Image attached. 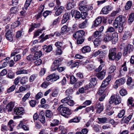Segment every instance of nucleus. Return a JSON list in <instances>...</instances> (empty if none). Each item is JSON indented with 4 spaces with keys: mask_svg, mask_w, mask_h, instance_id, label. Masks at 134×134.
Masks as SVG:
<instances>
[{
    "mask_svg": "<svg viewBox=\"0 0 134 134\" xmlns=\"http://www.w3.org/2000/svg\"><path fill=\"white\" fill-rule=\"evenodd\" d=\"M124 18H123L121 15L117 17L114 23V26L116 28H118L119 32H122L123 29V25L125 23Z\"/></svg>",
    "mask_w": 134,
    "mask_h": 134,
    "instance_id": "1",
    "label": "nucleus"
},
{
    "mask_svg": "<svg viewBox=\"0 0 134 134\" xmlns=\"http://www.w3.org/2000/svg\"><path fill=\"white\" fill-rule=\"evenodd\" d=\"M57 110L61 112L62 116L66 118H68V116L72 113L69 109L67 107H63V105H60L59 106Z\"/></svg>",
    "mask_w": 134,
    "mask_h": 134,
    "instance_id": "2",
    "label": "nucleus"
},
{
    "mask_svg": "<svg viewBox=\"0 0 134 134\" xmlns=\"http://www.w3.org/2000/svg\"><path fill=\"white\" fill-rule=\"evenodd\" d=\"M121 98L120 96L116 95L115 97V95L112 96L110 97L109 102L111 104L114 103L115 105H117L120 103Z\"/></svg>",
    "mask_w": 134,
    "mask_h": 134,
    "instance_id": "3",
    "label": "nucleus"
},
{
    "mask_svg": "<svg viewBox=\"0 0 134 134\" xmlns=\"http://www.w3.org/2000/svg\"><path fill=\"white\" fill-rule=\"evenodd\" d=\"M72 99L71 96H70L62 99L61 102L63 103H66L70 106H72L74 105V102Z\"/></svg>",
    "mask_w": 134,
    "mask_h": 134,
    "instance_id": "4",
    "label": "nucleus"
},
{
    "mask_svg": "<svg viewBox=\"0 0 134 134\" xmlns=\"http://www.w3.org/2000/svg\"><path fill=\"white\" fill-rule=\"evenodd\" d=\"M85 34V32L82 30H80L76 32L73 35V37L76 39L77 38H82Z\"/></svg>",
    "mask_w": 134,
    "mask_h": 134,
    "instance_id": "5",
    "label": "nucleus"
},
{
    "mask_svg": "<svg viewBox=\"0 0 134 134\" xmlns=\"http://www.w3.org/2000/svg\"><path fill=\"white\" fill-rule=\"evenodd\" d=\"M24 109L23 108L19 107L15 108L14 109V114L17 115H22L24 113Z\"/></svg>",
    "mask_w": 134,
    "mask_h": 134,
    "instance_id": "6",
    "label": "nucleus"
},
{
    "mask_svg": "<svg viewBox=\"0 0 134 134\" xmlns=\"http://www.w3.org/2000/svg\"><path fill=\"white\" fill-rule=\"evenodd\" d=\"M59 79V76L55 74H52L48 76L46 78V80L47 81H56Z\"/></svg>",
    "mask_w": 134,
    "mask_h": 134,
    "instance_id": "7",
    "label": "nucleus"
},
{
    "mask_svg": "<svg viewBox=\"0 0 134 134\" xmlns=\"http://www.w3.org/2000/svg\"><path fill=\"white\" fill-rule=\"evenodd\" d=\"M125 80L124 78H122L116 80L114 87L115 88H118L119 86L123 85L125 83Z\"/></svg>",
    "mask_w": 134,
    "mask_h": 134,
    "instance_id": "8",
    "label": "nucleus"
},
{
    "mask_svg": "<svg viewBox=\"0 0 134 134\" xmlns=\"http://www.w3.org/2000/svg\"><path fill=\"white\" fill-rule=\"evenodd\" d=\"M113 9V8L111 6H106L103 8L101 12L104 14H107L109 13V11Z\"/></svg>",
    "mask_w": 134,
    "mask_h": 134,
    "instance_id": "9",
    "label": "nucleus"
},
{
    "mask_svg": "<svg viewBox=\"0 0 134 134\" xmlns=\"http://www.w3.org/2000/svg\"><path fill=\"white\" fill-rule=\"evenodd\" d=\"M5 36L7 39L10 42L12 41L14 36V34L13 32L9 30L6 33Z\"/></svg>",
    "mask_w": 134,
    "mask_h": 134,
    "instance_id": "10",
    "label": "nucleus"
},
{
    "mask_svg": "<svg viewBox=\"0 0 134 134\" xmlns=\"http://www.w3.org/2000/svg\"><path fill=\"white\" fill-rule=\"evenodd\" d=\"M111 79L110 76H108L103 82L101 85L102 87L105 88L109 83V82Z\"/></svg>",
    "mask_w": 134,
    "mask_h": 134,
    "instance_id": "11",
    "label": "nucleus"
},
{
    "mask_svg": "<svg viewBox=\"0 0 134 134\" xmlns=\"http://www.w3.org/2000/svg\"><path fill=\"white\" fill-rule=\"evenodd\" d=\"M133 49V46L131 44H129L127 47L125 49L123 55H125L128 52L130 53V52L132 51Z\"/></svg>",
    "mask_w": 134,
    "mask_h": 134,
    "instance_id": "12",
    "label": "nucleus"
},
{
    "mask_svg": "<svg viewBox=\"0 0 134 134\" xmlns=\"http://www.w3.org/2000/svg\"><path fill=\"white\" fill-rule=\"evenodd\" d=\"M106 71L105 70H103L99 72L97 74V76L100 80H101L105 77Z\"/></svg>",
    "mask_w": 134,
    "mask_h": 134,
    "instance_id": "13",
    "label": "nucleus"
},
{
    "mask_svg": "<svg viewBox=\"0 0 134 134\" xmlns=\"http://www.w3.org/2000/svg\"><path fill=\"white\" fill-rule=\"evenodd\" d=\"M75 5V2L74 0L70 1L67 4L66 8L68 10H70L74 7Z\"/></svg>",
    "mask_w": 134,
    "mask_h": 134,
    "instance_id": "14",
    "label": "nucleus"
},
{
    "mask_svg": "<svg viewBox=\"0 0 134 134\" xmlns=\"http://www.w3.org/2000/svg\"><path fill=\"white\" fill-rule=\"evenodd\" d=\"M113 39L111 34L107 33L104 36L103 40L105 42H109Z\"/></svg>",
    "mask_w": 134,
    "mask_h": 134,
    "instance_id": "15",
    "label": "nucleus"
},
{
    "mask_svg": "<svg viewBox=\"0 0 134 134\" xmlns=\"http://www.w3.org/2000/svg\"><path fill=\"white\" fill-rule=\"evenodd\" d=\"M30 72V71L29 70L22 69L17 71L16 72V74L17 75L21 74H27L29 73Z\"/></svg>",
    "mask_w": 134,
    "mask_h": 134,
    "instance_id": "16",
    "label": "nucleus"
},
{
    "mask_svg": "<svg viewBox=\"0 0 134 134\" xmlns=\"http://www.w3.org/2000/svg\"><path fill=\"white\" fill-rule=\"evenodd\" d=\"M38 120L42 123H44L46 122L45 118L44 116L43 112L42 111L40 113Z\"/></svg>",
    "mask_w": 134,
    "mask_h": 134,
    "instance_id": "17",
    "label": "nucleus"
},
{
    "mask_svg": "<svg viewBox=\"0 0 134 134\" xmlns=\"http://www.w3.org/2000/svg\"><path fill=\"white\" fill-rule=\"evenodd\" d=\"M102 20V18L101 17H97L94 22L93 25L95 26H98L101 23Z\"/></svg>",
    "mask_w": 134,
    "mask_h": 134,
    "instance_id": "18",
    "label": "nucleus"
},
{
    "mask_svg": "<svg viewBox=\"0 0 134 134\" xmlns=\"http://www.w3.org/2000/svg\"><path fill=\"white\" fill-rule=\"evenodd\" d=\"M64 7L63 6H60L55 12V14L56 16L60 15L63 11Z\"/></svg>",
    "mask_w": 134,
    "mask_h": 134,
    "instance_id": "19",
    "label": "nucleus"
},
{
    "mask_svg": "<svg viewBox=\"0 0 134 134\" xmlns=\"http://www.w3.org/2000/svg\"><path fill=\"white\" fill-rule=\"evenodd\" d=\"M97 108V113H100L103 110V106L99 103L97 104L96 106Z\"/></svg>",
    "mask_w": 134,
    "mask_h": 134,
    "instance_id": "20",
    "label": "nucleus"
},
{
    "mask_svg": "<svg viewBox=\"0 0 134 134\" xmlns=\"http://www.w3.org/2000/svg\"><path fill=\"white\" fill-rule=\"evenodd\" d=\"M127 84L128 86L130 88L134 86V83L132 82V78L129 77L127 79Z\"/></svg>",
    "mask_w": 134,
    "mask_h": 134,
    "instance_id": "21",
    "label": "nucleus"
},
{
    "mask_svg": "<svg viewBox=\"0 0 134 134\" xmlns=\"http://www.w3.org/2000/svg\"><path fill=\"white\" fill-rule=\"evenodd\" d=\"M46 116L48 118H52L53 116V114L52 112L50 110H47L46 111Z\"/></svg>",
    "mask_w": 134,
    "mask_h": 134,
    "instance_id": "22",
    "label": "nucleus"
},
{
    "mask_svg": "<svg viewBox=\"0 0 134 134\" xmlns=\"http://www.w3.org/2000/svg\"><path fill=\"white\" fill-rule=\"evenodd\" d=\"M44 8V6L43 5H41L40 6V10H41V12L35 16V18L38 19L41 17L42 16V12L43 11Z\"/></svg>",
    "mask_w": 134,
    "mask_h": 134,
    "instance_id": "23",
    "label": "nucleus"
},
{
    "mask_svg": "<svg viewBox=\"0 0 134 134\" xmlns=\"http://www.w3.org/2000/svg\"><path fill=\"white\" fill-rule=\"evenodd\" d=\"M83 53H86L90 52L91 50V48L88 46H85L83 47L82 49Z\"/></svg>",
    "mask_w": 134,
    "mask_h": 134,
    "instance_id": "24",
    "label": "nucleus"
},
{
    "mask_svg": "<svg viewBox=\"0 0 134 134\" xmlns=\"http://www.w3.org/2000/svg\"><path fill=\"white\" fill-rule=\"evenodd\" d=\"M88 23V20L86 19L84 21L79 25V27L81 29L85 28L86 27Z\"/></svg>",
    "mask_w": 134,
    "mask_h": 134,
    "instance_id": "25",
    "label": "nucleus"
},
{
    "mask_svg": "<svg viewBox=\"0 0 134 134\" xmlns=\"http://www.w3.org/2000/svg\"><path fill=\"white\" fill-rule=\"evenodd\" d=\"M14 105L12 103H9L6 107V109L8 112H10L12 111V109L13 108Z\"/></svg>",
    "mask_w": 134,
    "mask_h": 134,
    "instance_id": "26",
    "label": "nucleus"
},
{
    "mask_svg": "<svg viewBox=\"0 0 134 134\" xmlns=\"http://www.w3.org/2000/svg\"><path fill=\"white\" fill-rule=\"evenodd\" d=\"M40 23L36 24L35 23L32 24L31 27L29 29V31L30 32H31L32 30H34V28H37L40 27Z\"/></svg>",
    "mask_w": 134,
    "mask_h": 134,
    "instance_id": "27",
    "label": "nucleus"
},
{
    "mask_svg": "<svg viewBox=\"0 0 134 134\" xmlns=\"http://www.w3.org/2000/svg\"><path fill=\"white\" fill-rule=\"evenodd\" d=\"M69 19V16L68 13L65 14L63 16V18L62 21V24H64Z\"/></svg>",
    "mask_w": 134,
    "mask_h": 134,
    "instance_id": "28",
    "label": "nucleus"
},
{
    "mask_svg": "<svg viewBox=\"0 0 134 134\" xmlns=\"http://www.w3.org/2000/svg\"><path fill=\"white\" fill-rule=\"evenodd\" d=\"M14 122L13 120H10L8 122V127L10 128L9 131H12L13 130V128L14 127V125L13 124Z\"/></svg>",
    "mask_w": 134,
    "mask_h": 134,
    "instance_id": "29",
    "label": "nucleus"
},
{
    "mask_svg": "<svg viewBox=\"0 0 134 134\" xmlns=\"http://www.w3.org/2000/svg\"><path fill=\"white\" fill-rule=\"evenodd\" d=\"M97 83L96 81L95 78H92L90 80L89 83V86L90 87H92L95 85Z\"/></svg>",
    "mask_w": 134,
    "mask_h": 134,
    "instance_id": "30",
    "label": "nucleus"
},
{
    "mask_svg": "<svg viewBox=\"0 0 134 134\" xmlns=\"http://www.w3.org/2000/svg\"><path fill=\"white\" fill-rule=\"evenodd\" d=\"M28 78L26 76L21 77L20 80V83L22 85L25 84L28 81Z\"/></svg>",
    "mask_w": 134,
    "mask_h": 134,
    "instance_id": "31",
    "label": "nucleus"
},
{
    "mask_svg": "<svg viewBox=\"0 0 134 134\" xmlns=\"http://www.w3.org/2000/svg\"><path fill=\"white\" fill-rule=\"evenodd\" d=\"M102 39L100 38H96L94 41V44L96 46H97L99 45Z\"/></svg>",
    "mask_w": 134,
    "mask_h": 134,
    "instance_id": "32",
    "label": "nucleus"
},
{
    "mask_svg": "<svg viewBox=\"0 0 134 134\" xmlns=\"http://www.w3.org/2000/svg\"><path fill=\"white\" fill-rule=\"evenodd\" d=\"M131 35L130 32L127 31L125 32L122 37V39L123 40H126L128 37H129Z\"/></svg>",
    "mask_w": 134,
    "mask_h": 134,
    "instance_id": "33",
    "label": "nucleus"
},
{
    "mask_svg": "<svg viewBox=\"0 0 134 134\" xmlns=\"http://www.w3.org/2000/svg\"><path fill=\"white\" fill-rule=\"evenodd\" d=\"M134 20V13L130 14L128 19V22L129 24H131Z\"/></svg>",
    "mask_w": 134,
    "mask_h": 134,
    "instance_id": "34",
    "label": "nucleus"
},
{
    "mask_svg": "<svg viewBox=\"0 0 134 134\" xmlns=\"http://www.w3.org/2000/svg\"><path fill=\"white\" fill-rule=\"evenodd\" d=\"M80 118L79 117L75 118L74 119H71L68 122L69 123L74 122L77 123L80 121Z\"/></svg>",
    "mask_w": 134,
    "mask_h": 134,
    "instance_id": "35",
    "label": "nucleus"
},
{
    "mask_svg": "<svg viewBox=\"0 0 134 134\" xmlns=\"http://www.w3.org/2000/svg\"><path fill=\"white\" fill-rule=\"evenodd\" d=\"M42 53L40 51H37L35 52L34 55L36 59L39 58L42 55Z\"/></svg>",
    "mask_w": 134,
    "mask_h": 134,
    "instance_id": "36",
    "label": "nucleus"
},
{
    "mask_svg": "<svg viewBox=\"0 0 134 134\" xmlns=\"http://www.w3.org/2000/svg\"><path fill=\"white\" fill-rule=\"evenodd\" d=\"M132 5V3L130 1H129L127 2L125 5V8L126 10L130 9Z\"/></svg>",
    "mask_w": 134,
    "mask_h": 134,
    "instance_id": "37",
    "label": "nucleus"
},
{
    "mask_svg": "<svg viewBox=\"0 0 134 134\" xmlns=\"http://www.w3.org/2000/svg\"><path fill=\"white\" fill-rule=\"evenodd\" d=\"M125 113V110L124 109H122L120 111L117 116L119 118H121L124 115Z\"/></svg>",
    "mask_w": 134,
    "mask_h": 134,
    "instance_id": "38",
    "label": "nucleus"
},
{
    "mask_svg": "<svg viewBox=\"0 0 134 134\" xmlns=\"http://www.w3.org/2000/svg\"><path fill=\"white\" fill-rule=\"evenodd\" d=\"M105 90V88L103 87H102L101 86L100 88L99 89V91L98 92V94L99 95L102 94L104 93Z\"/></svg>",
    "mask_w": 134,
    "mask_h": 134,
    "instance_id": "39",
    "label": "nucleus"
},
{
    "mask_svg": "<svg viewBox=\"0 0 134 134\" xmlns=\"http://www.w3.org/2000/svg\"><path fill=\"white\" fill-rule=\"evenodd\" d=\"M120 9L118 8L115 11H113L110 14V16L111 17H114L119 13L120 11Z\"/></svg>",
    "mask_w": 134,
    "mask_h": 134,
    "instance_id": "40",
    "label": "nucleus"
},
{
    "mask_svg": "<svg viewBox=\"0 0 134 134\" xmlns=\"http://www.w3.org/2000/svg\"><path fill=\"white\" fill-rule=\"evenodd\" d=\"M17 8L15 7H13L10 9V13L12 14H15L16 13L18 12Z\"/></svg>",
    "mask_w": 134,
    "mask_h": 134,
    "instance_id": "41",
    "label": "nucleus"
},
{
    "mask_svg": "<svg viewBox=\"0 0 134 134\" xmlns=\"http://www.w3.org/2000/svg\"><path fill=\"white\" fill-rule=\"evenodd\" d=\"M9 129L10 128L8 127V126H7L4 124H2L1 126V130L2 131H4L9 130Z\"/></svg>",
    "mask_w": 134,
    "mask_h": 134,
    "instance_id": "42",
    "label": "nucleus"
},
{
    "mask_svg": "<svg viewBox=\"0 0 134 134\" xmlns=\"http://www.w3.org/2000/svg\"><path fill=\"white\" fill-rule=\"evenodd\" d=\"M30 94H31L30 92H27L22 98V102H25L26 100L29 98Z\"/></svg>",
    "mask_w": 134,
    "mask_h": 134,
    "instance_id": "43",
    "label": "nucleus"
},
{
    "mask_svg": "<svg viewBox=\"0 0 134 134\" xmlns=\"http://www.w3.org/2000/svg\"><path fill=\"white\" fill-rule=\"evenodd\" d=\"M98 119L99 122V123L100 124L105 123H106L107 121V118L105 117L101 118H98Z\"/></svg>",
    "mask_w": 134,
    "mask_h": 134,
    "instance_id": "44",
    "label": "nucleus"
},
{
    "mask_svg": "<svg viewBox=\"0 0 134 134\" xmlns=\"http://www.w3.org/2000/svg\"><path fill=\"white\" fill-rule=\"evenodd\" d=\"M20 24V22L17 21L12 24L11 25L12 27L13 28L16 27L18 26Z\"/></svg>",
    "mask_w": 134,
    "mask_h": 134,
    "instance_id": "45",
    "label": "nucleus"
},
{
    "mask_svg": "<svg viewBox=\"0 0 134 134\" xmlns=\"http://www.w3.org/2000/svg\"><path fill=\"white\" fill-rule=\"evenodd\" d=\"M59 123V121L57 119L54 120L52 122H51L50 125L52 126H55L58 125Z\"/></svg>",
    "mask_w": 134,
    "mask_h": 134,
    "instance_id": "46",
    "label": "nucleus"
},
{
    "mask_svg": "<svg viewBox=\"0 0 134 134\" xmlns=\"http://www.w3.org/2000/svg\"><path fill=\"white\" fill-rule=\"evenodd\" d=\"M27 59L29 60L32 61L36 60V59L34 55H30L27 56Z\"/></svg>",
    "mask_w": 134,
    "mask_h": 134,
    "instance_id": "47",
    "label": "nucleus"
},
{
    "mask_svg": "<svg viewBox=\"0 0 134 134\" xmlns=\"http://www.w3.org/2000/svg\"><path fill=\"white\" fill-rule=\"evenodd\" d=\"M116 48H111L110 49L109 51V54H116Z\"/></svg>",
    "mask_w": 134,
    "mask_h": 134,
    "instance_id": "48",
    "label": "nucleus"
},
{
    "mask_svg": "<svg viewBox=\"0 0 134 134\" xmlns=\"http://www.w3.org/2000/svg\"><path fill=\"white\" fill-rule=\"evenodd\" d=\"M116 69V67L113 65H112L109 69V73H111L113 72Z\"/></svg>",
    "mask_w": 134,
    "mask_h": 134,
    "instance_id": "49",
    "label": "nucleus"
},
{
    "mask_svg": "<svg viewBox=\"0 0 134 134\" xmlns=\"http://www.w3.org/2000/svg\"><path fill=\"white\" fill-rule=\"evenodd\" d=\"M72 90L71 89H68L67 90L65 91L66 95L68 96H70L72 94Z\"/></svg>",
    "mask_w": 134,
    "mask_h": 134,
    "instance_id": "50",
    "label": "nucleus"
},
{
    "mask_svg": "<svg viewBox=\"0 0 134 134\" xmlns=\"http://www.w3.org/2000/svg\"><path fill=\"white\" fill-rule=\"evenodd\" d=\"M70 83L71 84H73L76 81V79L75 77L73 75H72L70 76Z\"/></svg>",
    "mask_w": 134,
    "mask_h": 134,
    "instance_id": "51",
    "label": "nucleus"
},
{
    "mask_svg": "<svg viewBox=\"0 0 134 134\" xmlns=\"http://www.w3.org/2000/svg\"><path fill=\"white\" fill-rule=\"evenodd\" d=\"M8 62H4L2 63L1 62L0 63V69L4 68L7 66Z\"/></svg>",
    "mask_w": 134,
    "mask_h": 134,
    "instance_id": "52",
    "label": "nucleus"
},
{
    "mask_svg": "<svg viewBox=\"0 0 134 134\" xmlns=\"http://www.w3.org/2000/svg\"><path fill=\"white\" fill-rule=\"evenodd\" d=\"M79 9L82 12H86L88 10V9L87 7L86 6L79 7Z\"/></svg>",
    "mask_w": 134,
    "mask_h": 134,
    "instance_id": "53",
    "label": "nucleus"
},
{
    "mask_svg": "<svg viewBox=\"0 0 134 134\" xmlns=\"http://www.w3.org/2000/svg\"><path fill=\"white\" fill-rule=\"evenodd\" d=\"M70 64L71 65V66L72 67H75L78 66L79 64V63L78 62H76L75 63H73L72 60H71L69 62Z\"/></svg>",
    "mask_w": 134,
    "mask_h": 134,
    "instance_id": "54",
    "label": "nucleus"
},
{
    "mask_svg": "<svg viewBox=\"0 0 134 134\" xmlns=\"http://www.w3.org/2000/svg\"><path fill=\"white\" fill-rule=\"evenodd\" d=\"M120 93L122 96H125L126 95L127 92L126 90L124 89H122L120 91Z\"/></svg>",
    "mask_w": 134,
    "mask_h": 134,
    "instance_id": "55",
    "label": "nucleus"
},
{
    "mask_svg": "<svg viewBox=\"0 0 134 134\" xmlns=\"http://www.w3.org/2000/svg\"><path fill=\"white\" fill-rule=\"evenodd\" d=\"M31 1L32 0H26L25 4V9H27V7L30 5Z\"/></svg>",
    "mask_w": 134,
    "mask_h": 134,
    "instance_id": "56",
    "label": "nucleus"
},
{
    "mask_svg": "<svg viewBox=\"0 0 134 134\" xmlns=\"http://www.w3.org/2000/svg\"><path fill=\"white\" fill-rule=\"evenodd\" d=\"M121 69L124 71H127V70L126 66V62H125L121 65Z\"/></svg>",
    "mask_w": 134,
    "mask_h": 134,
    "instance_id": "57",
    "label": "nucleus"
},
{
    "mask_svg": "<svg viewBox=\"0 0 134 134\" xmlns=\"http://www.w3.org/2000/svg\"><path fill=\"white\" fill-rule=\"evenodd\" d=\"M53 64L59 67V65L61 64V61L59 59H56L54 61Z\"/></svg>",
    "mask_w": 134,
    "mask_h": 134,
    "instance_id": "58",
    "label": "nucleus"
},
{
    "mask_svg": "<svg viewBox=\"0 0 134 134\" xmlns=\"http://www.w3.org/2000/svg\"><path fill=\"white\" fill-rule=\"evenodd\" d=\"M79 7L86 6L87 5V2L85 1H81L79 2Z\"/></svg>",
    "mask_w": 134,
    "mask_h": 134,
    "instance_id": "59",
    "label": "nucleus"
},
{
    "mask_svg": "<svg viewBox=\"0 0 134 134\" xmlns=\"http://www.w3.org/2000/svg\"><path fill=\"white\" fill-rule=\"evenodd\" d=\"M29 103L31 107H34L36 105V102L35 100H31L29 102Z\"/></svg>",
    "mask_w": 134,
    "mask_h": 134,
    "instance_id": "60",
    "label": "nucleus"
},
{
    "mask_svg": "<svg viewBox=\"0 0 134 134\" xmlns=\"http://www.w3.org/2000/svg\"><path fill=\"white\" fill-rule=\"evenodd\" d=\"M77 43L78 44H81L84 41V40L82 38H77Z\"/></svg>",
    "mask_w": 134,
    "mask_h": 134,
    "instance_id": "61",
    "label": "nucleus"
},
{
    "mask_svg": "<svg viewBox=\"0 0 134 134\" xmlns=\"http://www.w3.org/2000/svg\"><path fill=\"white\" fill-rule=\"evenodd\" d=\"M8 76L9 78L11 79H12L14 78L15 75L13 72H10L8 73Z\"/></svg>",
    "mask_w": 134,
    "mask_h": 134,
    "instance_id": "62",
    "label": "nucleus"
},
{
    "mask_svg": "<svg viewBox=\"0 0 134 134\" xmlns=\"http://www.w3.org/2000/svg\"><path fill=\"white\" fill-rule=\"evenodd\" d=\"M15 86L14 85H13L8 90V92L10 93L13 91L15 89Z\"/></svg>",
    "mask_w": 134,
    "mask_h": 134,
    "instance_id": "63",
    "label": "nucleus"
},
{
    "mask_svg": "<svg viewBox=\"0 0 134 134\" xmlns=\"http://www.w3.org/2000/svg\"><path fill=\"white\" fill-rule=\"evenodd\" d=\"M49 85V83L48 82H44L41 85V87L44 88H46Z\"/></svg>",
    "mask_w": 134,
    "mask_h": 134,
    "instance_id": "64",
    "label": "nucleus"
}]
</instances>
